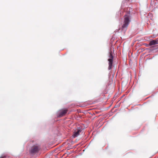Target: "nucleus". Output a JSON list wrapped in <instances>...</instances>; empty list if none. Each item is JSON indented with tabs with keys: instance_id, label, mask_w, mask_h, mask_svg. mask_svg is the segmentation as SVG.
Listing matches in <instances>:
<instances>
[{
	"instance_id": "f257e3e1",
	"label": "nucleus",
	"mask_w": 158,
	"mask_h": 158,
	"mask_svg": "<svg viewBox=\"0 0 158 158\" xmlns=\"http://www.w3.org/2000/svg\"><path fill=\"white\" fill-rule=\"evenodd\" d=\"M130 18L129 14H127L124 16L123 22L121 27V29L123 31H125L127 30V27L130 21Z\"/></svg>"
},
{
	"instance_id": "f03ea898",
	"label": "nucleus",
	"mask_w": 158,
	"mask_h": 158,
	"mask_svg": "<svg viewBox=\"0 0 158 158\" xmlns=\"http://www.w3.org/2000/svg\"><path fill=\"white\" fill-rule=\"evenodd\" d=\"M114 57L112 55V52L109 53V58L108 60L109 61L108 69L110 70L112 69Z\"/></svg>"
},
{
	"instance_id": "7ed1b4c3",
	"label": "nucleus",
	"mask_w": 158,
	"mask_h": 158,
	"mask_svg": "<svg viewBox=\"0 0 158 158\" xmlns=\"http://www.w3.org/2000/svg\"><path fill=\"white\" fill-rule=\"evenodd\" d=\"M67 109H63L60 110L57 113V117L61 118L64 116L68 112Z\"/></svg>"
},
{
	"instance_id": "20e7f679",
	"label": "nucleus",
	"mask_w": 158,
	"mask_h": 158,
	"mask_svg": "<svg viewBox=\"0 0 158 158\" xmlns=\"http://www.w3.org/2000/svg\"><path fill=\"white\" fill-rule=\"evenodd\" d=\"M40 149V147L38 145H35L32 147L30 152L31 153H35L38 152Z\"/></svg>"
},
{
	"instance_id": "39448f33",
	"label": "nucleus",
	"mask_w": 158,
	"mask_h": 158,
	"mask_svg": "<svg viewBox=\"0 0 158 158\" xmlns=\"http://www.w3.org/2000/svg\"><path fill=\"white\" fill-rule=\"evenodd\" d=\"M158 44V40H152L150 41L149 43V46H152Z\"/></svg>"
},
{
	"instance_id": "423d86ee",
	"label": "nucleus",
	"mask_w": 158,
	"mask_h": 158,
	"mask_svg": "<svg viewBox=\"0 0 158 158\" xmlns=\"http://www.w3.org/2000/svg\"><path fill=\"white\" fill-rule=\"evenodd\" d=\"M81 130L80 129H78L77 131H75L74 133V134L73 135V137L75 138L77 137L80 134V133L81 132Z\"/></svg>"
},
{
	"instance_id": "0eeeda50",
	"label": "nucleus",
	"mask_w": 158,
	"mask_h": 158,
	"mask_svg": "<svg viewBox=\"0 0 158 158\" xmlns=\"http://www.w3.org/2000/svg\"><path fill=\"white\" fill-rule=\"evenodd\" d=\"M6 158L5 156H1V157H0V158Z\"/></svg>"
},
{
	"instance_id": "6e6552de",
	"label": "nucleus",
	"mask_w": 158,
	"mask_h": 158,
	"mask_svg": "<svg viewBox=\"0 0 158 158\" xmlns=\"http://www.w3.org/2000/svg\"><path fill=\"white\" fill-rule=\"evenodd\" d=\"M129 154V153H128L127 154H128H128ZM130 154H131V153H130Z\"/></svg>"
}]
</instances>
